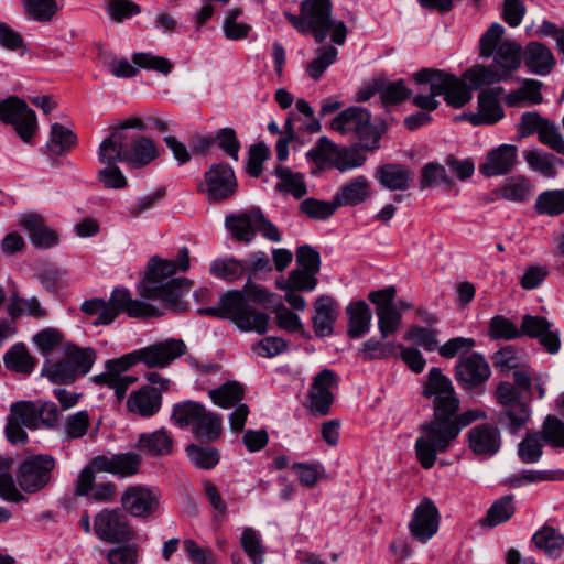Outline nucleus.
<instances>
[{
	"label": "nucleus",
	"mask_w": 564,
	"mask_h": 564,
	"mask_svg": "<svg viewBox=\"0 0 564 564\" xmlns=\"http://www.w3.org/2000/svg\"><path fill=\"white\" fill-rule=\"evenodd\" d=\"M422 394L432 400L433 420L421 426V435L415 441L417 460L424 469L434 466L438 453L445 452L459 434V429L451 416L457 413L459 400L449 378L440 368L430 369L423 382Z\"/></svg>",
	"instance_id": "obj_1"
},
{
	"label": "nucleus",
	"mask_w": 564,
	"mask_h": 564,
	"mask_svg": "<svg viewBox=\"0 0 564 564\" xmlns=\"http://www.w3.org/2000/svg\"><path fill=\"white\" fill-rule=\"evenodd\" d=\"M188 268L189 253L186 247L178 251L176 260L153 257L149 261L140 295L144 299L158 300L175 311L184 310L186 305L182 299L189 292L192 281L174 275L177 271L185 272Z\"/></svg>",
	"instance_id": "obj_2"
},
{
	"label": "nucleus",
	"mask_w": 564,
	"mask_h": 564,
	"mask_svg": "<svg viewBox=\"0 0 564 564\" xmlns=\"http://www.w3.org/2000/svg\"><path fill=\"white\" fill-rule=\"evenodd\" d=\"M284 17L299 33L311 35L317 44L328 37L339 46L346 41L347 26L344 21L333 19L330 0H302L299 14L286 11Z\"/></svg>",
	"instance_id": "obj_3"
},
{
	"label": "nucleus",
	"mask_w": 564,
	"mask_h": 564,
	"mask_svg": "<svg viewBox=\"0 0 564 564\" xmlns=\"http://www.w3.org/2000/svg\"><path fill=\"white\" fill-rule=\"evenodd\" d=\"M122 133V131L110 133L100 143L99 162H123L131 169H140L159 158V147L152 139L137 135L126 141Z\"/></svg>",
	"instance_id": "obj_4"
},
{
	"label": "nucleus",
	"mask_w": 564,
	"mask_h": 564,
	"mask_svg": "<svg viewBox=\"0 0 564 564\" xmlns=\"http://www.w3.org/2000/svg\"><path fill=\"white\" fill-rule=\"evenodd\" d=\"M215 307H199L200 315L229 319L239 330L264 335L269 330L270 316L247 302L242 293H225Z\"/></svg>",
	"instance_id": "obj_5"
},
{
	"label": "nucleus",
	"mask_w": 564,
	"mask_h": 564,
	"mask_svg": "<svg viewBox=\"0 0 564 564\" xmlns=\"http://www.w3.org/2000/svg\"><path fill=\"white\" fill-rule=\"evenodd\" d=\"M80 310L88 316H97L94 326L110 325L123 312L130 317L154 316L155 310L139 300L132 299L128 289H115L108 301L104 299L86 300Z\"/></svg>",
	"instance_id": "obj_6"
},
{
	"label": "nucleus",
	"mask_w": 564,
	"mask_h": 564,
	"mask_svg": "<svg viewBox=\"0 0 564 564\" xmlns=\"http://www.w3.org/2000/svg\"><path fill=\"white\" fill-rule=\"evenodd\" d=\"M330 130L358 142L364 150H376L381 133L371 121V113L362 107H349L329 123Z\"/></svg>",
	"instance_id": "obj_7"
},
{
	"label": "nucleus",
	"mask_w": 564,
	"mask_h": 564,
	"mask_svg": "<svg viewBox=\"0 0 564 564\" xmlns=\"http://www.w3.org/2000/svg\"><path fill=\"white\" fill-rule=\"evenodd\" d=\"M505 28L500 23H492L479 40V56L494 57L492 65L505 79L521 64V46L512 41H503Z\"/></svg>",
	"instance_id": "obj_8"
},
{
	"label": "nucleus",
	"mask_w": 564,
	"mask_h": 564,
	"mask_svg": "<svg viewBox=\"0 0 564 564\" xmlns=\"http://www.w3.org/2000/svg\"><path fill=\"white\" fill-rule=\"evenodd\" d=\"M417 84H429V89L434 95L444 96L446 104L454 108H460L473 98L470 88L463 79L455 75L438 69L423 68L413 74Z\"/></svg>",
	"instance_id": "obj_9"
},
{
	"label": "nucleus",
	"mask_w": 564,
	"mask_h": 564,
	"mask_svg": "<svg viewBox=\"0 0 564 564\" xmlns=\"http://www.w3.org/2000/svg\"><path fill=\"white\" fill-rule=\"evenodd\" d=\"M496 399L502 406L499 422L511 433L519 432L528 423L531 412L518 389L510 382H500L496 388Z\"/></svg>",
	"instance_id": "obj_10"
},
{
	"label": "nucleus",
	"mask_w": 564,
	"mask_h": 564,
	"mask_svg": "<svg viewBox=\"0 0 564 564\" xmlns=\"http://www.w3.org/2000/svg\"><path fill=\"white\" fill-rule=\"evenodd\" d=\"M142 362L140 349L133 350L119 358L106 361V371L91 378L96 384L106 386L115 391L121 400L128 388L137 381L135 377L122 375L132 366Z\"/></svg>",
	"instance_id": "obj_11"
},
{
	"label": "nucleus",
	"mask_w": 564,
	"mask_h": 564,
	"mask_svg": "<svg viewBox=\"0 0 564 564\" xmlns=\"http://www.w3.org/2000/svg\"><path fill=\"white\" fill-rule=\"evenodd\" d=\"M55 459L50 455H34L23 460L17 470V482L25 494H35L51 482Z\"/></svg>",
	"instance_id": "obj_12"
},
{
	"label": "nucleus",
	"mask_w": 564,
	"mask_h": 564,
	"mask_svg": "<svg viewBox=\"0 0 564 564\" xmlns=\"http://www.w3.org/2000/svg\"><path fill=\"white\" fill-rule=\"evenodd\" d=\"M0 120L13 126L25 143L32 140L39 127L35 112L18 97H9L0 101Z\"/></svg>",
	"instance_id": "obj_13"
},
{
	"label": "nucleus",
	"mask_w": 564,
	"mask_h": 564,
	"mask_svg": "<svg viewBox=\"0 0 564 564\" xmlns=\"http://www.w3.org/2000/svg\"><path fill=\"white\" fill-rule=\"evenodd\" d=\"M10 414L30 430L52 427L58 420L56 405L41 400L14 402L10 405Z\"/></svg>",
	"instance_id": "obj_14"
},
{
	"label": "nucleus",
	"mask_w": 564,
	"mask_h": 564,
	"mask_svg": "<svg viewBox=\"0 0 564 564\" xmlns=\"http://www.w3.org/2000/svg\"><path fill=\"white\" fill-rule=\"evenodd\" d=\"M204 185L200 191L207 195L212 203L229 199L235 195L238 183L234 170L225 163L213 164L204 175Z\"/></svg>",
	"instance_id": "obj_15"
},
{
	"label": "nucleus",
	"mask_w": 564,
	"mask_h": 564,
	"mask_svg": "<svg viewBox=\"0 0 564 564\" xmlns=\"http://www.w3.org/2000/svg\"><path fill=\"white\" fill-rule=\"evenodd\" d=\"M395 295L394 286L372 291L368 294V300L376 305L378 327L383 339L395 333L401 325L402 313L394 304Z\"/></svg>",
	"instance_id": "obj_16"
},
{
	"label": "nucleus",
	"mask_w": 564,
	"mask_h": 564,
	"mask_svg": "<svg viewBox=\"0 0 564 564\" xmlns=\"http://www.w3.org/2000/svg\"><path fill=\"white\" fill-rule=\"evenodd\" d=\"M94 532L102 541L119 543L133 539L127 517L118 509H102L94 518Z\"/></svg>",
	"instance_id": "obj_17"
},
{
	"label": "nucleus",
	"mask_w": 564,
	"mask_h": 564,
	"mask_svg": "<svg viewBox=\"0 0 564 564\" xmlns=\"http://www.w3.org/2000/svg\"><path fill=\"white\" fill-rule=\"evenodd\" d=\"M440 521L441 514L436 505L425 497L414 509L408 527L416 541L426 543L437 533Z\"/></svg>",
	"instance_id": "obj_18"
},
{
	"label": "nucleus",
	"mask_w": 564,
	"mask_h": 564,
	"mask_svg": "<svg viewBox=\"0 0 564 564\" xmlns=\"http://www.w3.org/2000/svg\"><path fill=\"white\" fill-rule=\"evenodd\" d=\"M121 505L132 517L147 518L158 510L160 495L151 487L129 486L121 496Z\"/></svg>",
	"instance_id": "obj_19"
},
{
	"label": "nucleus",
	"mask_w": 564,
	"mask_h": 564,
	"mask_svg": "<svg viewBox=\"0 0 564 564\" xmlns=\"http://www.w3.org/2000/svg\"><path fill=\"white\" fill-rule=\"evenodd\" d=\"M187 346L182 339L169 338L140 348L142 364L148 368H165L185 355Z\"/></svg>",
	"instance_id": "obj_20"
},
{
	"label": "nucleus",
	"mask_w": 564,
	"mask_h": 564,
	"mask_svg": "<svg viewBox=\"0 0 564 564\" xmlns=\"http://www.w3.org/2000/svg\"><path fill=\"white\" fill-rule=\"evenodd\" d=\"M142 458L134 452L98 455L91 459L93 467L99 473H110L126 478L139 473Z\"/></svg>",
	"instance_id": "obj_21"
},
{
	"label": "nucleus",
	"mask_w": 564,
	"mask_h": 564,
	"mask_svg": "<svg viewBox=\"0 0 564 564\" xmlns=\"http://www.w3.org/2000/svg\"><path fill=\"white\" fill-rule=\"evenodd\" d=\"M490 375L491 370L488 362L477 352L460 358L455 367V378L466 390L482 384L489 379Z\"/></svg>",
	"instance_id": "obj_22"
},
{
	"label": "nucleus",
	"mask_w": 564,
	"mask_h": 564,
	"mask_svg": "<svg viewBox=\"0 0 564 564\" xmlns=\"http://www.w3.org/2000/svg\"><path fill=\"white\" fill-rule=\"evenodd\" d=\"M521 336L538 338L540 344L550 352L556 354L561 348L560 332L542 316L524 315L521 322Z\"/></svg>",
	"instance_id": "obj_23"
},
{
	"label": "nucleus",
	"mask_w": 564,
	"mask_h": 564,
	"mask_svg": "<svg viewBox=\"0 0 564 564\" xmlns=\"http://www.w3.org/2000/svg\"><path fill=\"white\" fill-rule=\"evenodd\" d=\"M338 377L330 369H323L313 379L310 390L312 410L325 415L328 413L334 397L332 390L337 388Z\"/></svg>",
	"instance_id": "obj_24"
},
{
	"label": "nucleus",
	"mask_w": 564,
	"mask_h": 564,
	"mask_svg": "<svg viewBox=\"0 0 564 564\" xmlns=\"http://www.w3.org/2000/svg\"><path fill=\"white\" fill-rule=\"evenodd\" d=\"M518 148L512 144H500L492 149L479 165V172L487 176H500L510 173L517 163Z\"/></svg>",
	"instance_id": "obj_25"
},
{
	"label": "nucleus",
	"mask_w": 564,
	"mask_h": 564,
	"mask_svg": "<svg viewBox=\"0 0 564 564\" xmlns=\"http://www.w3.org/2000/svg\"><path fill=\"white\" fill-rule=\"evenodd\" d=\"M502 90L501 87L489 88L478 95V111L468 116L471 124H494L502 119L503 110L499 102Z\"/></svg>",
	"instance_id": "obj_26"
},
{
	"label": "nucleus",
	"mask_w": 564,
	"mask_h": 564,
	"mask_svg": "<svg viewBox=\"0 0 564 564\" xmlns=\"http://www.w3.org/2000/svg\"><path fill=\"white\" fill-rule=\"evenodd\" d=\"M126 406L129 413L149 419L160 411L162 394L153 387L143 386L129 394Z\"/></svg>",
	"instance_id": "obj_27"
},
{
	"label": "nucleus",
	"mask_w": 564,
	"mask_h": 564,
	"mask_svg": "<svg viewBox=\"0 0 564 564\" xmlns=\"http://www.w3.org/2000/svg\"><path fill=\"white\" fill-rule=\"evenodd\" d=\"M470 449L477 455L492 456L500 449L499 430L490 424H480L468 432Z\"/></svg>",
	"instance_id": "obj_28"
},
{
	"label": "nucleus",
	"mask_w": 564,
	"mask_h": 564,
	"mask_svg": "<svg viewBox=\"0 0 564 564\" xmlns=\"http://www.w3.org/2000/svg\"><path fill=\"white\" fill-rule=\"evenodd\" d=\"M523 62L530 73L540 76L549 75L556 64L552 51L540 42H530L525 45Z\"/></svg>",
	"instance_id": "obj_29"
},
{
	"label": "nucleus",
	"mask_w": 564,
	"mask_h": 564,
	"mask_svg": "<svg viewBox=\"0 0 564 564\" xmlns=\"http://www.w3.org/2000/svg\"><path fill=\"white\" fill-rule=\"evenodd\" d=\"M375 178L389 191H406L413 182V172L406 165L387 163L377 169Z\"/></svg>",
	"instance_id": "obj_30"
},
{
	"label": "nucleus",
	"mask_w": 564,
	"mask_h": 564,
	"mask_svg": "<svg viewBox=\"0 0 564 564\" xmlns=\"http://www.w3.org/2000/svg\"><path fill=\"white\" fill-rule=\"evenodd\" d=\"M313 327L316 335L329 336L334 330V323L338 316V304L328 295L321 296L314 304Z\"/></svg>",
	"instance_id": "obj_31"
},
{
	"label": "nucleus",
	"mask_w": 564,
	"mask_h": 564,
	"mask_svg": "<svg viewBox=\"0 0 564 564\" xmlns=\"http://www.w3.org/2000/svg\"><path fill=\"white\" fill-rule=\"evenodd\" d=\"M20 225L29 232L32 243L36 247L47 249L58 241L57 234L44 224L40 215L28 214L21 218Z\"/></svg>",
	"instance_id": "obj_32"
},
{
	"label": "nucleus",
	"mask_w": 564,
	"mask_h": 564,
	"mask_svg": "<svg viewBox=\"0 0 564 564\" xmlns=\"http://www.w3.org/2000/svg\"><path fill=\"white\" fill-rule=\"evenodd\" d=\"M259 217L258 209H251L247 213L227 216L225 225L236 240L249 243L256 235V224L259 221Z\"/></svg>",
	"instance_id": "obj_33"
},
{
	"label": "nucleus",
	"mask_w": 564,
	"mask_h": 564,
	"mask_svg": "<svg viewBox=\"0 0 564 564\" xmlns=\"http://www.w3.org/2000/svg\"><path fill=\"white\" fill-rule=\"evenodd\" d=\"M137 448L150 456H164L173 451V438L165 429L140 434Z\"/></svg>",
	"instance_id": "obj_34"
},
{
	"label": "nucleus",
	"mask_w": 564,
	"mask_h": 564,
	"mask_svg": "<svg viewBox=\"0 0 564 564\" xmlns=\"http://www.w3.org/2000/svg\"><path fill=\"white\" fill-rule=\"evenodd\" d=\"M370 196V185L365 176H357L345 183L334 195L338 207L356 206L364 203Z\"/></svg>",
	"instance_id": "obj_35"
},
{
	"label": "nucleus",
	"mask_w": 564,
	"mask_h": 564,
	"mask_svg": "<svg viewBox=\"0 0 564 564\" xmlns=\"http://www.w3.org/2000/svg\"><path fill=\"white\" fill-rule=\"evenodd\" d=\"M346 314L348 317L347 333L349 337L360 338L369 332L372 314L366 302H351L346 307Z\"/></svg>",
	"instance_id": "obj_36"
},
{
	"label": "nucleus",
	"mask_w": 564,
	"mask_h": 564,
	"mask_svg": "<svg viewBox=\"0 0 564 564\" xmlns=\"http://www.w3.org/2000/svg\"><path fill=\"white\" fill-rule=\"evenodd\" d=\"M544 444L551 445V442L545 436L543 422L541 431L528 432L523 440L518 444V457L524 464L538 463L543 455Z\"/></svg>",
	"instance_id": "obj_37"
},
{
	"label": "nucleus",
	"mask_w": 564,
	"mask_h": 564,
	"mask_svg": "<svg viewBox=\"0 0 564 564\" xmlns=\"http://www.w3.org/2000/svg\"><path fill=\"white\" fill-rule=\"evenodd\" d=\"M492 194L497 198L522 203L530 198L532 194V185L524 176L516 175L507 178L501 186L494 191Z\"/></svg>",
	"instance_id": "obj_38"
},
{
	"label": "nucleus",
	"mask_w": 564,
	"mask_h": 564,
	"mask_svg": "<svg viewBox=\"0 0 564 564\" xmlns=\"http://www.w3.org/2000/svg\"><path fill=\"white\" fill-rule=\"evenodd\" d=\"M4 366L12 371L30 375L36 365L35 358L24 344L13 345L3 356Z\"/></svg>",
	"instance_id": "obj_39"
},
{
	"label": "nucleus",
	"mask_w": 564,
	"mask_h": 564,
	"mask_svg": "<svg viewBox=\"0 0 564 564\" xmlns=\"http://www.w3.org/2000/svg\"><path fill=\"white\" fill-rule=\"evenodd\" d=\"M221 425V416L204 408L192 430L197 438L212 442L220 436Z\"/></svg>",
	"instance_id": "obj_40"
},
{
	"label": "nucleus",
	"mask_w": 564,
	"mask_h": 564,
	"mask_svg": "<svg viewBox=\"0 0 564 564\" xmlns=\"http://www.w3.org/2000/svg\"><path fill=\"white\" fill-rule=\"evenodd\" d=\"M65 357L79 378L90 371L97 359V352L91 347L80 348L76 345H72L66 348Z\"/></svg>",
	"instance_id": "obj_41"
},
{
	"label": "nucleus",
	"mask_w": 564,
	"mask_h": 564,
	"mask_svg": "<svg viewBox=\"0 0 564 564\" xmlns=\"http://www.w3.org/2000/svg\"><path fill=\"white\" fill-rule=\"evenodd\" d=\"M463 78L470 89H480L482 86L506 80L492 64L489 66L476 65L467 69Z\"/></svg>",
	"instance_id": "obj_42"
},
{
	"label": "nucleus",
	"mask_w": 564,
	"mask_h": 564,
	"mask_svg": "<svg viewBox=\"0 0 564 564\" xmlns=\"http://www.w3.org/2000/svg\"><path fill=\"white\" fill-rule=\"evenodd\" d=\"M275 174L279 178L276 189L292 194L295 198L303 197L306 193V185L301 173H295L286 166L278 165Z\"/></svg>",
	"instance_id": "obj_43"
},
{
	"label": "nucleus",
	"mask_w": 564,
	"mask_h": 564,
	"mask_svg": "<svg viewBox=\"0 0 564 564\" xmlns=\"http://www.w3.org/2000/svg\"><path fill=\"white\" fill-rule=\"evenodd\" d=\"M524 159L533 171L541 173L545 177H554L557 165L563 164L561 159L540 150L527 151Z\"/></svg>",
	"instance_id": "obj_44"
},
{
	"label": "nucleus",
	"mask_w": 564,
	"mask_h": 564,
	"mask_svg": "<svg viewBox=\"0 0 564 564\" xmlns=\"http://www.w3.org/2000/svg\"><path fill=\"white\" fill-rule=\"evenodd\" d=\"M245 395L243 387L237 381H228L217 389L209 391L213 402L224 409L238 404Z\"/></svg>",
	"instance_id": "obj_45"
},
{
	"label": "nucleus",
	"mask_w": 564,
	"mask_h": 564,
	"mask_svg": "<svg viewBox=\"0 0 564 564\" xmlns=\"http://www.w3.org/2000/svg\"><path fill=\"white\" fill-rule=\"evenodd\" d=\"M25 15L36 22H48L61 7L57 0H22Z\"/></svg>",
	"instance_id": "obj_46"
},
{
	"label": "nucleus",
	"mask_w": 564,
	"mask_h": 564,
	"mask_svg": "<svg viewBox=\"0 0 564 564\" xmlns=\"http://www.w3.org/2000/svg\"><path fill=\"white\" fill-rule=\"evenodd\" d=\"M338 51L333 45H324L315 51V57L306 66V73L312 79H319L324 72L337 59Z\"/></svg>",
	"instance_id": "obj_47"
},
{
	"label": "nucleus",
	"mask_w": 564,
	"mask_h": 564,
	"mask_svg": "<svg viewBox=\"0 0 564 564\" xmlns=\"http://www.w3.org/2000/svg\"><path fill=\"white\" fill-rule=\"evenodd\" d=\"M337 147L338 145L328 137L323 135L317 140L315 145L306 152L305 156L310 162H313L319 167H324L325 165L333 167Z\"/></svg>",
	"instance_id": "obj_48"
},
{
	"label": "nucleus",
	"mask_w": 564,
	"mask_h": 564,
	"mask_svg": "<svg viewBox=\"0 0 564 564\" xmlns=\"http://www.w3.org/2000/svg\"><path fill=\"white\" fill-rule=\"evenodd\" d=\"M541 87L542 83L540 80L525 79L519 89L506 96V102L508 106H517L524 100L533 105L541 104L543 101Z\"/></svg>",
	"instance_id": "obj_49"
},
{
	"label": "nucleus",
	"mask_w": 564,
	"mask_h": 564,
	"mask_svg": "<svg viewBox=\"0 0 564 564\" xmlns=\"http://www.w3.org/2000/svg\"><path fill=\"white\" fill-rule=\"evenodd\" d=\"M76 140L77 138L72 130L61 123H53L47 148L53 154L62 155L75 145Z\"/></svg>",
	"instance_id": "obj_50"
},
{
	"label": "nucleus",
	"mask_w": 564,
	"mask_h": 564,
	"mask_svg": "<svg viewBox=\"0 0 564 564\" xmlns=\"http://www.w3.org/2000/svg\"><path fill=\"white\" fill-rule=\"evenodd\" d=\"M8 313L12 318H17L22 315H29L35 318H42L45 316V311L42 308L36 297H21L17 294H12L8 304Z\"/></svg>",
	"instance_id": "obj_51"
},
{
	"label": "nucleus",
	"mask_w": 564,
	"mask_h": 564,
	"mask_svg": "<svg viewBox=\"0 0 564 564\" xmlns=\"http://www.w3.org/2000/svg\"><path fill=\"white\" fill-rule=\"evenodd\" d=\"M535 210L540 215L558 216L564 213V189H551L541 193L535 200Z\"/></svg>",
	"instance_id": "obj_52"
},
{
	"label": "nucleus",
	"mask_w": 564,
	"mask_h": 564,
	"mask_svg": "<svg viewBox=\"0 0 564 564\" xmlns=\"http://www.w3.org/2000/svg\"><path fill=\"white\" fill-rule=\"evenodd\" d=\"M532 541L538 549L543 550L551 556L558 555L564 545L563 535L551 527H543L535 532Z\"/></svg>",
	"instance_id": "obj_53"
},
{
	"label": "nucleus",
	"mask_w": 564,
	"mask_h": 564,
	"mask_svg": "<svg viewBox=\"0 0 564 564\" xmlns=\"http://www.w3.org/2000/svg\"><path fill=\"white\" fill-rule=\"evenodd\" d=\"M514 511L513 496H503L489 508L485 522L489 527H497L508 521L514 514Z\"/></svg>",
	"instance_id": "obj_54"
},
{
	"label": "nucleus",
	"mask_w": 564,
	"mask_h": 564,
	"mask_svg": "<svg viewBox=\"0 0 564 564\" xmlns=\"http://www.w3.org/2000/svg\"><path fill=\"white\" fill-rule=\"evenodd\" d=\"M241 546L253 564H263L265 549L260 534L252 528H245L240 538Z\"/></svg>",
	"instance_id": "obj_55"
},
{
	"label": "nucleus",
	"mask_w": 564,
	"mask_h": 564,
	"mask_svg": "<svg viewBox=\"0 0 564 564\" xmlns=\"http://www.w3.org/2000/svg\"><path fill=\"white\" fill-rule=\"evenodd\" d=\"M192 464L202 469H212L219 463L220 454L218 449L208 446L192 444L186 448Z\"/></svg>",
	"instance_id": "obj_56"
},
{
	"label": "nucleus",
	"mask_w": 564,
	"mask_h": 564,
	"mask_svg": "<svg viewBox=\"0 0 564 564\" xmlns=\"http://www.w3.org/2000/svg\"><path fill=\"white\" fill-rule=\"evenodd\" d=\"M42 375L53 383H72L78 378L66 357L56 362H45Z\"/></svg>",
	"instance_id": "obj_57"
},
{
	"label": "nucleus",
	"mask_w": 564,
	"mask_h": 564,
	"mask_svg": "<svg viewBox=\"0 0 564 564\" xmlns=\"http://www.w3.org/2000/svg\"><path fill=\"white\" fill-rule=\"evenodd\" d=\"M204 408V405L194 401L178 403L174 405L171 419L180 427L189 425L194 427Z\"/></svg>",
	"instance_id": "obj_58"
},
{
	"label": "nucleus",
	"mask_w": 564,
	"mask_h": 564,
	"mask_svg": "<svg viewBox=\"0 0 564 564\" xmlns=\"http://www.w3.org/2000/svg\"><path fill=\"white\" fill-rule=\"evenodd\" d=\"M292 469L300 484L306 488L315 487L325 475V469L318 462L294 463Z\"/></svg>",
	"instance_id": "obj_59"
},
{
	"label": "nucleus",
	"mask_w": 564,
	"mask_h": 564,
	"mask_svg": "<svg viewBox=\"0 0 564 564\" xmlns=\"http://www.w3.org/2000/svg\"><path fill=\"white\" fill-rule=\"evenodd\" d=\"M338 208L335 199L332 202L319 200L316 198H306L300 204L301 213L312 219L325 220L329 218Z\"/></svg>",
	"instance_id": "obj_60"
},
{
	"label": "nucleus",
	"mask_w": 564,
	"mask_h": 564,
	"mask_svg": "<svg viewBox=\"0 0 564 564\" xmlns=\"http://www.w3.org/2000/svg\"><path fill=\"white\" fill-rule=\"evenodd\" d=\"M229 293H242L247 302H254L265 308L274 307L276 305L275 295L269 292L265 288L253 283L250 279L247 281L242 290L230 291Z\"/></svg>",
	"instance_id": "obj_61"
},
{
	"label": "nucleus",
	"mask_w": 564,
	"mask_h": 564,
	"mask_svg": "<svg viewBox=\"0 0 564 564\" xmlns=\"http://www.w3.org/2000/svg\"><path fill=\"white\" fill-rule=\"evenodd\" d=\"M245 265L235 259H217L210 264L209 272L216 278L232 281L242 275Z\"/></svg>",
	"instance_id": "obj_62"
},
{
	"label": "nucleus",
	"mask_w": 564,
	"mask_h": 564,
	"mask_svg": "<svg viewBox=\"0 0 564 564\" xmlns=\"http://www.w3.org/2000/svg\"><path fill=\"white\" fill-rule=\"evenodd\" d=\"M489 334L494 339L511 340L521 337L520 328L502 315H497L491 318Z\"/></svg>",
	"instance_id": "obj_63"
},
{
	"label": "nucleus",
	"mask_w": 564,
	"mask_h": 564,
	"mask_svg": "<svg viewBox=\"0 0 564 564\" xmlns=\"http://www.w3.org/2000/svg\"><path fill=\"white\" fill-rule=\"evenodd\" d=\"M366 156L358 150L337 147L334 166L340 172H347L365 164Z\"/></svg>",
	"instance_id": "obj_64"
}]
</instances>
